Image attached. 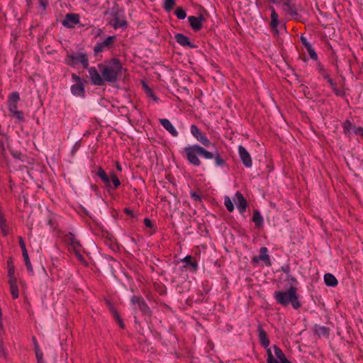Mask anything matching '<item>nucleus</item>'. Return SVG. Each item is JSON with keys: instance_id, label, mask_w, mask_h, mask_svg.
Returning <instances> with one entry per match:
<instances>
[{"instance_id": "obj_25", "label": "nucleus", "mask_w": 363, "mask_h": 363, "mask_svg": "<svg viewBox=\"0 0 363 363\" xmlns=\"http://www.w3.org/2000/svg\"><path fill=\"white\" fill-rule=\"evenodd\" d=\"M271 10V26L273 29H276L279 25L278 14L273 7L270 8Z\"/></svg>"}, {"instance_id": "obj_1", "label": "nucleus", "mask_w": 363, "mask_h": 363, "mask_svg": "<svg viewBox=\"0 0 363 363\" xmlns=\"http://www.w3.org/2000/svg\"><path fill=\"white\" fill-rule=\"evenodd\" d=\"M274 297L278 303L284 306L291 304L294 309H298L301 306L297 294V289L295 286H291L286 291H275Z\"/></svg>"}, {"instance_id": "obj_13", "label": "nucleus", "mask_w": 363, "mask_h": 363, "mask_svg": "<svg viewBox=\"0 0 363 363\" xmlns=\"http://www.w3.org/2000/svg\"><path fill=\"white\" fill-rule=\"evenodd\" d=\"M79 16L78 14L67 13L62 23L65 27L72 28H74L75 25L79 23Z\"/></svg>"}, {"instance_id": "obj_11", "label": "nucleus", "mask_w": 363, "mask_h": 363, "mask_svg": "<svg viewBox=\"0 0 363 363\" xmlns=\"http://www.w3.org/2000/svg\"><path fill=\"white\" fill-rule=\"evenodd\" d=\"M238 154L242 164L247 167L250 168L252 165L251 156L248 151L242 145L238 146Z\"/></svg>"}, {"instance_id": "obj_59", "label": "nucleus", "mask_w": 363, "mask_h": 363, "mask_svg": "<svg viewBox=\"0 0 363 363\" xmlns=\"http://www.w3.org/2000/svg\"><path fill=\"white\" fill-rule=\"evenodd\" d=\"M359 130H360L359 134L363 137V128H362V129H359Z\"/></svg>"}, {"instance_id": "obj_9", "label": "nucleus", "mask_w": 363, "mask_h": 363, "mask_svg": "<svg viewBox=\"0 0 363 363\" xmlns=\"http://www.w3.org/2000/svg\"><path fill=\"white\" fill-rule=\"evenodd\" d=\"M190 131L191 135L204 146L208 147L211 145V142L205 134L201 133V131L196 125L193 124L191 125Z\"/></svg>"}, {"instance_id": "obj_44", "label": "nucleus", "mask_w": 363, "mask_h": 363, "mask_svg": "<svg viewBox=\"0 0 363 363\" xmlns=\"http://www.w3.org/2000/svg\"><path fill=\"white\" fill-rule=\"evenodd\" d=\"M191 197L196 201H201V196L196 192L194 191H191Z\"/></svg>"}, {"instance_id": "obj_16", "label": "nucleus", "mask_w": 363, "mask_h": 363, "mask_svg": "<svg viewBox=\"0 0 363 363\" xmlns=\"http://www.w3.org/2000/svg\"><path fill=\"white\" fill-rule=\"evenodd\" d=\"M116 37L114 35L108 36L106 38L103 42L98 43L94 47V52L96 53L101 52L104 50V49L108 48L112 43H113Z\"/></svg>"}, {"instance_id": "obj_52", "label": "nucleus", "mask_w": 363, "mask_h": 363, "mask_svg": "<svg viewBox=\"0 0 363 363\" xmlns=\"http://www.w3.org/2000/svg\"><path fill=\"white\" fill-rule=\"evenodd\" d=\"M155 101H158V98L155 95L153 92H151V96H150Z\"/></svg>"}, {"instance_id": "obj_18", "label": "nucleus", "mask_w": 363, "mask_h": 363, "mask_svg": "<svg viewBox=\"0 0 363 363\" xmlns=\"http://www.w3.org/2000/svg\"><path fill=\"white\" fill-rule=\"evenodd\" d=\"M257 331H258V337H259V340L261 345L263 347L268 349L270 342L267 337V333L264 331V330L262 328V327L260 324L258 325Z\"/></svg>"}, {"instance_id": "obj_5", "label": "nucleus", "mask_w": 363, "mask_h": 363, "mask_svg": "<svg viewBox=\"0 0 363 363\" xmlns=\"http://www.w3.org/2000/svg\"><path fill=\"white\" fill-rule=\"evenodd\" d=\"M62 239L70 247V250L74 252L77 259L84 265H86V262L82 255L83 247L77 236L72 233H68L63 236Z\"/></svg>"}, {"instance_id": "obj_60", "label": "nucleus", "mask_w": 363, "mask_h": 363, "mask_svg": "<svg viewBox=\"0 0 363 363\" xmlns=\"http://www.w3.org/2000/svg\"><path fill=\"white\" fill-rule=\"evenodd\" d=\"M359 130H360L359 134L363 137V128H362V129H359Z\"/></svg>"}, {"instance_id": "obj_19", "label": "nucleus", "mask_w": 363, "mask_h": 363, "mask_svg": "<svg viewBox=\"0 0 363 363\" xmlns=\"http://www.w3.org/2000/svg\"><path fill=\"white\" fill-rule=\"evenodd\" d=\"M160 123L162 127L168 131L173 137H177L179 135L178 131L174 128L171 121L167 118L160 119Z\"/></svg>"}, {"instance_id": "obj_41", "label": "nucleus", "mask_w": 363, "mask_h": 363, "mask_svg": "<svg viewBox=\"0 0 363 363\" xmlns=\"http://www.w3.org/2000/svg\"><path fill=\"white\" fill-rule=\"evenodd\" d=\"M18 240H19L20 247L22 250V253H23L24 252H28L26 250V243L21 236L18 237Z\"/></svg>"}, {"instance_id": "obj_45", "label": "nucleus", "mask_w": 363, "mask_h": 363, "mask_svg": "<svg viewBox=\"0 0 363 363\" xmlns=\"http://www.w3.org/2000/svg\"><path fill=\"white\" fill-rule=\"evenodd\" d=\"M32 340H33V345H34L35 350H40V347H39V345H38V343L36 337L33 336L32 337Z\"/></svg>"}, {"instance_id": "obj_12", "label": "nucleus", "mask_w": 363, "mask_h": 363, "mask_svg": "<svg viewBox=\"0 0 363 363\" xmlns=\"http://www.w3.org/2000/svg\"><path fill=\"white\" fill-rule=\"evenodd\" d=\"M86 69L89 71L90 79L92 84L96 86H101L104 82V77L101 76L99 72L96 70V69L94 67H88V68Z\"/></svg>"}, {"instance_id": "obj_35", "label": "nucleus", "mask_w": 363, "mask_h": 363, "mask_svg": "<svg viewBox=\"0 0 363 363\" xmlns=\"http://www.w3.org/2000/svg\"><path fill=\"white\" fill-rule=\"evenodd\" d=\"M110 179H111L114 189H117L121 185V182L115 174L112 173L110 176Z\"/></svg>"}, {"instance_id": "obj_29", "label": "nucleus", "mask_w": 363, "mask_h": 363, "mask_svg": "<svg viewBox=\"0 0 363 363\" xmlns=\"http://www.w3.org/2000/svg\"><path fill=\"white\" fill-rule=\"evenodd\" d=\"M20 100V96L17 92L11 93L8 99V104H18Z\"/></svg>"}, {"instance_id": "obj_64", "label": "nucleus", "mask_w": 363, "mask_h": 363, "mask_svg": "<svg viewBox=\"0 0 363 363\" xmlns=\"http://www.w3.org/2000/svg\"><path fill=\"white\" fill-rule=\"evenodd\" d=\"M49 225H54V223H52L50 222V221H49Z\"/></svg>"}, {"instance_id": "obj_3", "label": "nucleus", "mask_w": 363, "mask_h": 363, "mask_svg": "<svg viewBox=\"0 0 363 363\" xmlns=\"http://www.w3.org/2000/svg\"><path fill=\"white\" fill-rule=\"evenodd\" d=\"M189 162L194 166H200L201 160L198 155L206 160L213 159V153L199 145H188L184 148Z\"/></svg>"}, {"instance_id": "obj_63", "label": "nucleus", "mask_w": 363, "mask_h": 363, "mask_svg": "<svg viewBox=\"0 0 363 363\" xmlns=\"http://www.w3.org/2000/svg\"><path fill=\"white\" fill-rule=\"evenodd\" d=\"M41 4H42V6H43V8H45V5L43 4V1H41Z\"/></svg>"}, {"instance_id": "obj_30", "label": "nucleus", "mask_w": 363, "mask_h": 363, "mask_svg": "<svg viewBox=\"0 0 363 363\" xmlns=\"http://www.w3.org/2000/svg\"><path fill=\"white\" fill-rule=\"evenodd\" d=\"M353 126L354 125H352L350 121H346L343 125L344 132L347 135H350L352 133Z\"/></svg>"}, {"instance_id": "obj_17", "label": "nucleus", "mask_w": 363, "mask_h": 363, "mask_svg": "<svg viewBox=\"0 0 363 363\" xmlns=\"http://www.w3.org/2000/svg\"><path fill=\"white\" fill-rule=\"evenodd\" d=\"M176 41L182 46L189 48H195L196 46L194 43H192L189 38L182 34L177 33L174 36Z\"/></svg>"}, {"instance_id": "obj_37", "label": "nucleus", "mask_w": 363, "mask_h": 363, "mask_svg": "<svg viewBox=\"0 0 363 363\" xmlns=\"http://www.w3.org/2000/svg\"><path fill=\"white\" fill-rule=\"evenodd\" d=\"M13 117H15L19 121H23V113L21 111H16L11 113Z\"/></svg>"}, {"instance_id": "obj_38", "label": "nucleus", "mask_w": 363, "mask_h": 363, "mask_svg": "<svg viewBox=\"0 0 363 363\" xmlns=\"http://www.w3.org/2000/svg\"><path fill=\"white\" fill-rule=\"evenodd\" d=\"M307 51H308V55L311 59H313L314 60H318V55L313 47L311 48L310 49L307 50Z\"/></svg>"}, {"instance_id": "obj_54", "label": "nucleus", "mask_w": 363, "mask_h": 363, "mask_svg": "<svg viewBox=\"0 0 363 363\" xmlns=\"http://www.w3.org/2000/svg\"><path fill=\"white\" fill-rule=\"evenodd\" d=\"M125 212L128 214V215H130V216H132L133 215V211L129 209V208H125Z\"/></svg>"}, {"instance_id": "obj_15", "label": "nucleus", "mask_w": 363, "mask_h": 363, "mask_svg": "<svg viewBox=\"0 0 363 363\" xmlns=\"http://www.w3.org/2000/svg\"><path fill=\"white\" fill-rule=\"evenodd\" d=\"M188 21L191 28L195 31H198L202 28V23L204 21V18L202 15L199 16H190L188 17Z\"/></svg>"}, {"instance_id": "obj_62", "label": "nucleus", "mask_w": 363, "mask_h": 363, "mask_svg": "<svg viewBox=\"0 0 363 363\" xmlns=\"http://www.w3.org/2000/svg\"><path fill=\"white\" fill-rule=\"evenodd\" d=\"M324 78H325V79H327V81H328V78H330V77H329V75H328V74H325L324 75Z\"/></svg>"}, {"instance_id": "obj_36", "label": "nucleus", "mask_w": 363, "mask_h": 363, "mask_svg": "<svg viewBox=\"0 0 363 363\" xmlns=\"http://www.w3.org/2000/svg\"><path fill=\"white\" fill-rule=\"evenodd\" d=\"M14 273H15L14 266H9V267L8 269L9 280L13 279V281H17V279L14 275Z\"/></svg>"}, {"instance_id": "obj_26", "label": "nucleus", "mask_w": 363, "mask_h": 363, "mask_svg": "<svg viewBox=\"0 0 363 363\" xmlns=\"http://www.w3.org/2000/svg\"><path fill=\"white\" fill-rule=\"evenodd\" d=\"M23 254V257L25 262V264L26 266V269L28 272L30 274H33V269L31 264V262L29 259L28 253V252H24Z\"/></svg>"}, {"instance_id": "obj_31", "label": "nucleus", "mask_w": 363, "mask_h": 363, "mask_svg": "<svg viewBox=\"0 0 363 363\" xmlns=\"http://www.w3.org/2000/svg\"><path fill=\"white\" fill-rule=\"evenodd\" d=\"M175 15L179 19L181 20L184 19L186 16V11L182 7H179L176 9Z\"/></svg>"}, {"instance_id": "obj_27", "label": "nucleus", "mask_w": 363, "mask_h": 363, "mask_svg": "<svg viewBox=\"0 0 363 363\" xmlns=\"http://www.w3.org/2000/svg\"><path fill=\"white\" fill-rule=\"evenodd\" d=\"M252 220L256 225H261L262 224L263 218L257 210L254 211Z\"/></svg>"}, {"instance_id": "obj_21", "label": "nucleus", "mask_w": 363, "mask_h": 363, "mask_svg": "<svg viewBox=\"0 0 363 363\" xmlns=\"http://www.w3.org/2000/svg\"><path fill=\"white\" fill-rule=\"evenodd\" d=\"M324 281L328 286L334 287L336 286L338 284L336 277L330 273H327L324 275Z\"/></svg>"}, {"instance_id": "obj_14", "label": "nucleus", "mask_w": 363, "mask_h": 363, "mask_svg": "<svg viewBox=\"0 0 363 363\" xmlns=\"http://www.w3.org/2000/svg\"><path fill=\"white\" fill-rule=\"evenodd\" d=\"M268 250L265 247H262L260 249L259 256H255L252 257V262L253 263H257L259 260L263 261L267 266L271 265V261L269 256L267 254Z\"/></svg>"}, {"instance_id": "obj_46", "label": "nucleus", "mask_w": 363, "mask_h": 363, "mask_svg": "<svg viewBox=\"0 0 363 363\" xmlns=\"http://www.w3.org/2000/svg\"><path fill=\"white\" fill-rule=\"evenodd\" d=\"M286 279L289 281H291L292 283L297 281L296 279L294 278L291 274L286 276Z\"/></svg>"}, {"instance_id": "obj_24", "label": "nucleus", "mask_w": 363, "mask_h": 363, "mask_svg": "<svg viewBox=\"0 0 363 363\" xmlns=\"http://www.w3.org/2000/svg\"><path fill=\"white\" fill-rule=\"evenodd\" d=\"M97 175L108 187H111V179L102 168H99Z\"/></svg>"}, {"instance_id": "obj_8", "label": "nucleus", "mask_w": 363, "mask_h": 363, "mask_svg": "<svg viewBox=\"0 0 363 363\" xmlns=\"http://www.w3.org/2000/svg\"><path fill=\"white\" fill-rule=\"evenodd\" d=\"M68 64L72 67L81 64L84 68H88L89 60L86 55L83 52H76L68 56Z\"/></svg>"}, {"instance_id": "obj_55", "label": "nucleus", "mask_w": 363, "mask_h": 363, "mask_svg": "<svg viewBox=\"0 0 363 363\" xmlns=\"http://www.w3.org/2000/svg\"><path fill=\"white\" fill-rule=\"evenodd\" d=\"M149 96H151V92H153L150 88H148L146 85L145 86Z\"/></svg>"}, {"instance_id": "obj_48", "label": "nucleus", "mask_w": 363, "mask_h": 363, "mask_svg": "<svg viewBox=\"0 0 363 363\" xmlns=\"http://www.w3.org/2000/svg\"><path fill=\"white\" fill-rule=\"evenodd\" d=\"M144 223H145V227H152V223L149 218H145L144 220Z\"/></svg>"}, {"instance_id": "obj_2", "label": "nucleus", "mask_w": 363, "mask_h": 363, "mask_svg": "<svg viewBox=\"0 0 363 363\" xmlns=\"http://www.w3.org/2000/svg\"><path fill=\"white\" fill-rule=\"evenodd\" d=\"M104 82L113 83L118 80L124 70L121 63L117 59H113L106 65H99Z\"/></svg>"}, {"instance_id": "obj_6", "label": "nucleus", "mask_w": 363, "mask_h": 363, "mask_svg": "<svg viewBox=\"0 0 363 363\" xmlns=\"http://www.w3.org/2000/svg\"><path fill=\"white\" fill-rule=\"evenodd\" d=\"M72 79L74 84L70 87L71 93L75 96L84 97L86 81L76 74H72Z\"/></svg>"}, {"instance_id": "obj_43", "label": "nucleus", "mask_w": 363, "mask_h": 363, "mask_svg": "<svg viewBox=\"0 0 363 363\" xmlns=\"http://www.w3.org/2000/svg\"><path fill=\"white\" fill-rule=\"evenodd\" d=\"M18 104H8L9 110L11 113H13V112L18 111Z\"/></svg>"}, {"instance_id": "obj_58", "label": "nucleus", "mask_w": 363, "mask_h": 363, "mask_svg": "<svg viewBox=\"0 0 363 363\" xmlns=\"http://www.w3.org/2000/svg\"><path fill=\"white\" fill-rule=\"evenodd\" d=\"M359 130H360L359 134L363 137V128H362V129H359Z\"/></svg>"}, {"instance_id": "obj_34", "label": "nucleus", "mask_w": 363, "mask_h": 363, "mask_svg": "<svg viewBox=\"0 0 363 363\" xmlns=\"http://www.w3.org/2000/svg\"><path fill=\"white\" fill-rule=\"evenodd\" d=\"M111 311L113 312L114 318L120 325L121 328H123L125 325L123 320L120 318L118 313L113 307H111Z\"/></svg>"}, {"instance_id": "obj_47", "label": "nucleus", "mask_w": 363, "mask_h": 363, "mask_svg": "<svg viewBox=\"0 0 363 363\" xmlns=\"http://www.w3.org/2000/svg\"><path fill=\"white\" fill-rule=\"evenodd\" d=\"M282 271L286 274V276L288 274H290V267L289 266H285L282 267Z\"/></svg>"}, {"instance_id": "obj_53", "label": "nucleus", "mask_w": 363, "mask_h": 363, "mask_svg": "<svg viewBox=\"0 0 363 363\" xmlns=\"http://www.w3.org/2000/svg\"><path fill=\"white\" fill-rule=\"evenodd\" d=\"M8 233H9L8 228H2V234L4 236L7 235Z\"/></svg>"}, {"instance_id": "obj_49", "label": "nucleus", "mask_w": 363, "mask_h": 363, "mask_svg": "<svg viewBox=\"0 0 363 363\" xmlns=\"http://www.w3.org/2000/svg\"><path fill=\"white\" fill-rule=\"evenodd\" d=\"M359 129H362V127H356V126H353V128H352V131L353 133H354L355 134L358 135L359 131Z\"/></svg>"}, {"instance_id": "obj_57", "label": "nucleus", "mask_w": 363, "mask_h": 363, "mask_svg": "<svg viewBox=\"0 0 363 363\" xmlns=\"http://www.w3.org/2000/svg\"><path fill=\"white\" fill-rule=\"evenodd\" d=\"M7 264H8V268L9 267V266H13L12 264V262L10 260H8Z\"/></svg>"}, {"instance_id": "obj_4", "label": "nucleus", "mask_w": 363, "mask_h": 363, "mask_svg": "<svg viewBox=\"0 0 363 363\" xmlns=\"http://www.w3.org/2000/svg\"><path fill=\"white\" fill-rule=\"evenodd\" d=\"M240 214H244L247 207V200L240 191H236L233 197V200L228 196H224V205L229 212H233L235 209L234 203Z\"/></svg>"}, {"instance_id": "obj_42", "label": "nucleus", "mask_w": 363, "mask_h": 363, "mask_svg": "<svg viewBox=\"0 0 363 363\" xmlns=\"http://www.w3.org/2000/svg\"><path fill=\"white\" fill-rule=\"evenodd\" d=\"M301 40L303 43V45L305 46V48H306V50H308L310 49L311 48H312V45L307 40V39L305 38V37H301Z\"/></svg>"}, {"instance_id": "obj_40", "label": "nucleus", "mask_w": 363, "mask_h": 363, "mask_svg": "<svg viewBox=\"0 0 363 363\" xmlns=\"http://www.w3.org/2000/svg\"><path fill=\"white\" fill-rule=\"evenodd\" d=\"M0 354L3 356L4 358H6L7 357L6 350L4 347L1 340H0Z\"/></svg>"}, {"instance_id": "obj_22", "label": "nucleus", "mask_w": 363, "mask_h": 363, "mask_svg": "<svg viewBox=\"0 0 363 363\" xmlns=\"http://www.w3.org/2000/svg\"><path fill=\"white\" fill-rule=\"evenodd\" d=\"M182 261L186 263V266H189L190 267V270L191 272H196L197 270V262L190 255L185 257Z\"/></svg>"}, {"instance_id": "obj_39", "label": "nucleus", "mask_w": 363, "mask_h": 363, "mask_svg": "<svg viewBox=\"0 0 363 363\" xmlns=\"http://www.w3.org/2000/svg\"><path fill=\"white\" fill-rule=\"evenodd\" d=\"M35 356H36L38 363H42L43 362H44L43 360V352L40 350H35Z\"/></svg>"}, {"instance_id": "obj_28", "label": "nucleus", "mask_w": 363, "mask_h": 363, "mask_svg": "<svg viewBox=\"0 0 363 363\" xmlns=\"http://www.w3.org/2000/svg\"><path fill=\"white\" fill-rule=\"evenodd\" d=\"M213 158L215 160V164L216 166L222 167L225 165V162L224 160L220 157L218 152H216L215 153H213Z\"/></svg>"}, {"instance_id": "obj_61", "label": "nucleus", "mask_w": 363, "mask_h": 363, "mask_svg": "<svg viewBox=\"0 0 363 363\" xmlns=\"http://www.w3.org/2000/svg\"><path fill=\"white\" fill-rule=\"evenodd\" d=\"M359 130H360L359 134L363 137V128H362V129H359Z\"/></svg>"}, {"instance_id": "obj_50", "label": "nucleus", "mask_w": 363, "mask_h": 363, "mask_svg": "<svg viewBox=\"0 0 363 363\" xmlns=\"http://www.w3.org/2000/svg\"><path fill=\"white\" fill-rule=\"evenodd\" d=\"M328 82L329 83L331 89L336 86V84L333 82V80L331 78H328Z\"/></svg>"}, {"instance_id": "obj_51", "label": "nucleus", "mask_w": 363, "mask_h": 363, "mask_svg": "<svg viewBox=\"0 0 363 363\" xmlns=\"http://www.w3.org/2000/svg\"><path fill=\"white\" fill-rule=\"evenodd\" d=\"M332 89L337 95L340 96L342 94V92L339 89H337L336 86H334Z\"/></svg>"}, {"instance_id": "obj_32", "label": "nucleus", "mask_w": 363, "mask_h": 363, "mask_svg": "<svg viewBox=\"0 0 363 363\" xmlns=\"http://www.w3.org/2000/svg\"><path fill=\"white\" fill-rule=\"evenodd\" d=\"M127 25V23L124 20H119L118 18H116L115 21H114V23H113V28L115 29L116 28H124Z\"/></svg>"}, {"instance_id": "obj_20", "label": "nucleus", "mask_w": 363, "mask_h": 363, "mask_svg": "<svg viewBox=\"0 0 363 363\" xmlns=\"http://www.w3.org/2000/svg\"><path fill=\"white\" fill-rule=\"evenodd\" d=\"M330 328L325 326L315 325V333L319 337L328 338L330 336Z\"/></svg>"}, {"instance_id": "obj_7", "label": "nucleus", "mask_w": 363, "mask_h": 363, "mask_svg": "<svg viewBox=\"0 0 363 363\" xmlns=\"http://www.w3.org/2000/svg\"><path fill=\"white\" fill-rule=\"evenodd\" d=\"M273 349L274 350L275 356L279 360L274 357L271 349L268 348L267 350V363H291L290 361L286 358L284 353L279 347L273 345Z\"/></svg>"}, {"instance_id": "obj_10", "label": "nucleus", "mask_w": 363, "mask_h": 363, "mask_svg": "<svg viewBox=\"0 0 363 363\" xmlns=\"http://www.w3.org/2000/svg\"><path fill=\"white\" fill-rule=\"evenodd\" d=\"M130 301L133 305L137 304L138 308L144 315H150L151 311L142 296H133Z\"/></svg>"}, {"instance_id": "obj_23", "label": "nucleus", "mask_w": 363, "mask_h": 363, "mask_svg": "<svg viewBox=\"0 0 363 363\" xmlns=\"http://www.w3.org/2000/svg\"><path fill=\"white\" fill-rule=\"evenodd\" d=\"M9 284L10 286V291L12 295L13 298L16 299L18 298V288L17 286V281L9 280Z\"/></svg>"}, {"instance_id": "obj_56", "label": "nucleus", "mask_w": 363, "mask_h": 363, "mask_svg": "<svg viewBox=\"0 0 363 363\" xmlns=\"http://www.w3.org/2000/svg\"><path fill=\"white\" fill-rule=\"evenodd\" d=\"M116 169L118 170V171H122V167L121 165L119 164V163H116Z\"/></svg>"}, {"instance_id": "obj_33", "label": "nucleus", "mask_w": 363, "mask_h": 363, "mask_svg": "<svg viewBox=\"0 0 363 363\" xmlns=\"http://www.w3.org/2000/svg\"><path fill=\"white\" fill-rule=\"evenodd\" d=\"M175 4L174 0H165L164 8L167 11H170Z\"/></svg>"}]
</instances>
